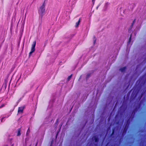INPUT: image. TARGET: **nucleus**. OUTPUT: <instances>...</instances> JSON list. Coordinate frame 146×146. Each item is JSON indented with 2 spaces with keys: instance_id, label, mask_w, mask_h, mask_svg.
Wrapping results in <instances>:
<instances>
[{
  "instance_id": "f257e3e1",
  "label": "nucleus",
  "mask_w": 146,
  "mask_h": 146,
  "mask_svg": "<svg viewBox=\"0 0 146 146\" xmlns=\"http://www.w3.org/2000/svg\"><path fill=\"white\" fill-rule=\"evenodd\" d=\"M45 4L44 2L42 5L40 7L39 11V13L41 15L44 14L45 11Z\"/></svg>"
},
{
  "instance_id": "f03ea898",
  "label": "nucleus",
  "mask_w": 146,
  "mask_h": 146,
  "mask_svg": "<svg viewBox=\"0 0 146 146\" xmlns=\"http://www.w3.org/2000/svg\"><path fill=\"white\" fill-rule=\"evenodd\" d=\"M36 44V41H35L33 42V44L32 45V46L31 48V51L29 53V56H30L35 51V47Z\"/></svg>"
},
{
  "instance_id": "7ed1b4c3",
  "label": "nucleus",
  "mask_w": 146,
  "mask_h": 146,
  "mask_svg": "<svg viewBox=\"0 0 146 146\" xmlns=\"http://www.w3.org/2000/svg\"><path fill=\"white\" fill-rule=\"evenodd\" d=\"M24 109L23 107H19L18 110V113H23Z\"/></svg>"
},
{
  "instance_id": "20e7f679",
  "label": "nucleus",
  "mask_w": 146,
  "mask_h": 146,
  "mask_svg": "<svg viewBox=\"0 0 146 146\" xmlns=\"http://www.w3.org/2000/svg\"><path fill=\"white\" fill-rule=\"evenodd\" d=\"M80 19L76 23V24L75 27L76 28H78V26L80 24Z\"/></svg>"
},
{
  "instance_id": "39448f33",
  "label": "nucleus",
  "mask_w": 146,
  "mask_h": 146,
  "mask_svg": "<svg viewBox=\"0 0 146 146\" xmlns=\"http://www.w3.org/2000/svg\"><path fill=\"white\" fill-rule=\"evenodd\" d=\"M126 68L125 67H123L121 68L120 69V70L122 72H124L125 70V69H126Z\"/></svg>"
},
{
  "instance_id": "423d86ee",
  "label": "nucleus",
  "mask_w": 146,
  "mask_h": 146,
  "mask_svg": "<svg viewBox=\"0 0 146 146\" xmlns=\"http://www.w3.org/2000/svg\"><path fill=\"white\" fill-rule=\"evenodd\" d=\"M21 129H18V132L17 135L18 136H19L21 135Z\"/></svg>"
},
{
  "instance_id": "0eeeda50",
  "label": "nucleus",
  "mask_w": 146,
  "mask_h": 146,
  "mask_svg": "<svg viewBox=\"0 0 146 146\" xmlns=\"http://www.w3.org/2000/svg\"><path fill=\"white\" fill-rule=\"evenodd\" d=\"M72 75L71 74V75H70V76H68V79H67V80L68 81H69L70 80L71 78L72 77Z\"/></svg>"
},
{
  "instance_id": "6e6552de",
  "label": "nucleus",
  "mask_w": 146,
  "mask_h": 146,
  "mask_svg": "<svg viewBox=\"0 0 146 146\" xmlns=\"http://www.w3.org/2000/svg\"><path fill=\"white\" fill-rule=\"evenodd\" d=\"M29 132H30V130L29 128V129H28V130H27L26 135H28V134H29Z\"/></svg>"
},
{
  "instance_id": "1a4fd4ad",
  "label": "nucleus",
  "mask_w": 146,
  "mask_h": 146,
  "mask_svg": "<svg viewBox=\"0 0 146 146\" xmlns=\"http://www.w3.org/2000/svg\"><path fill=\"white\" fill-rule=\"evenodd\" d=\"M29 140V139L28 138H26L25 140V143L26 144L27 143V141H28Z\"/></svg>"
},
{
  "instance_id": "9d476101",
  "label": "nucleus",
  "mask_w": 146,
  "mask_h": 146,
  "mask_svg": "<svg viewBox=\"0 0 146 146\" xmlns=\"http://www.w3.org/2000/svg\"><path fill=\"white\" fill-rule=\"evenodd\" d=\"M107 7V5H106L104 7V8H105V10H104L105 11L106 10Z\"/></svg>"
},
{
  "instance_id": "9b49d317",
  "label": "nucleus",
  "mask_w": 146,
  "mask_h": 146,
  "mask_svg": "<svg viewBox=\"0 0 146 146\" xmlns=\"http://www.w3.org/2000/svg\"><path fill=\"white\" fill-rule=\"evenodd\" d=\"M4 117H3V118H1V121L2 122L3 121V120L4 118Z\"/></svg>"
},
{
  "instance_id": "f8f14e48",
  "label": "nucleus",
  "mask_w": 146,
  "mask_h": 146,
  "mask_svg": "<svg viewBox=\"0 0 146 146\" xmlns=\"http://www.w3.org/2000/svg\"><path fill=\"white\" fill-rule=\"evenodd\" d=\"M89 76H90V75H89V74H87V76L88 77Z\"/></svg>"
},
{
  "instance_id": "ddd939ff",
  "label": "nucleus",
  "mask_w": 146,
  "mask_h": 146,
  "mask_svg": "<svg viewBox=\"0 0 146 146\" xmlns=\"http://www.w3.org/2000/svg\"><path fill=\"white\" fill-rule=\"evenodd\" d=\"M97 139H95V141L96 142H97Z\"/></svg>"
},
{
  "instance_id": "4468645a",
  "label": "nucleus",
  "mask_w": 146,
  "mask_h": 146,
  "mask_svg": "<svg viewBox=\"0 0 146 146\" xmlns=\"http://www.w3.org/2000/svg\"><path fill=\"white\" fill-rule=\"evenodd\" d=\"M131 35L130 37L129 38V40H131Z\"/></svg>"
},
{
  "instance_id": "2eb2a0df",
  "label": "nucleus",
  "mask_w": 146,
  "mask_h": 146,
  "mask_svg": "<svg viewBox=\"0 0 146 146\" xmlns=\"http://www.w3.org/2000/svg\"><path fill=\"white\" fill-rule=\"evenodd\" d=\"M96 42V40H94V43H95Z\"/></svg>"
},
{
  "instance_id": "dca6fc26",
  "label": "nucleus",
  "mask_w": 146,
  "mask_h": 146,
  "mask_svg": "<svg viewBox=\"0 0 146 146\" xmlns=\"http://www.w3.org/2000/svg\"><path fill=\"white\" fill-rule=\"evenodd\" d=\"M4 105H3L1 107V108L2 107H3V106H4Z\"/></svg>"
},
{
  "instance_id": "f3484780",
  "label": "nucleus",
  "mask_w": 146,
  "mask_h": 146,
  "mask_svg": "<svg viewBox=\"0 0 146 146\" xmlns=\"http://www.w3.org/2000/svg\"><path fill=\"white\" fill-rule=\"evenodd\" d=\"M94 0H92V2H94Z\"/></svg>"
},
{
  "instance_id": "a211bd4d",
  "label": "nucleus",
  "mask_w": 146,
  "mask_h": 146,
  "mask_svg": "<svg viewBox=\"0 0 146 146\" xmlns=\"http://www.w3.org/2000/svg\"><path fill=\"white\" fill-rule=\"evenodd\" d=\"M134 21H135V20H134V21H133V23H134Z\"/></svg>"
}]
</instances>
